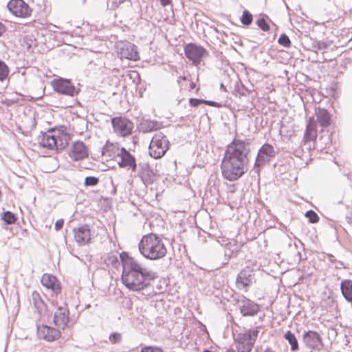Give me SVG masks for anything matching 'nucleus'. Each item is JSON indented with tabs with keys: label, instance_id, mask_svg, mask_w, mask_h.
Wrapping results in <instances>:
<instances>
[{
	"label": "nucleus",
	"instance_id": "20",
	"mask_svg": "<svg viewBox=\"0 0 352 352\" xmlns=\"http://www.w3.org/2000/svg\"><path fill=\"white\" fill-rule=\"evenodd\" d=\"M69 311L66 305L58 307L54 313V323L58 327L65 329L69 321Z\"/></svg>",
	"mask_w": 352,
	"mask_h": 352
},
{
	"label": "nucleus",
	"instance_id": "25",
	"mask_svg": "<svg viewBox=\"0 0 352 352\" xmlns=\"http://www.w3.org/2000/svg\"><path fill=\"white\" fill-rule=\"evenodd\" d=\"M32 296L35 307L38 309L40 314H42V312L46 309L45 304L37 292H34L32 294Z\"/></svg>",
	"mask_w": 352,
	"mask_h": 352
},
{
	"label": "nucleus",
	"instance_id": "12",
	"mask_svg": "<svg viewBox=\"0 0 352 352\" xmlns=\"http://www.w3.org/2000/svg\"><path fill=\"white\" fill-rule=\"evenodd\" d=\"M53 89L58 93L74 96L78 92L69 80L65 78L54 79L52 82Z\"/></svg>",
	"mask_w": 352,
	"mask_h": 352
},
{
	"label": "nucleus",
	"instance_id": "13",
	"mask_svg": "<svg viewBox=\"0 0 352 352\" xmlns=\"http://www.w3.org/2000/svg\"><path fill=\"white\" fill-rule=\"evenodd\" d=\"M302 341L305 346L316 351H320L322 346V340L320 334L314 331H308L304 333Z\"/></svg>",
	"mask_w": 352,
	"mask_h": 352
},
{
	"label": "nucleus",
	"instance_id": "24",
	"mask_svg": "<svg viewBox=\"0 0 352 352\" xmlns=\"http://www.w3.org/2000/svg\"><path fill=\"white\" fill-rule=\"evenodd\" d=\"M316 116L322 127H327L330 124L331 117L326 109L318 108L316 111Z\"/></svg>",
	"mask_w": 352,
	"mask_h": 352
},
{
	"label": "nucleus",
	"instance_id": "40",
	"mask_svg": "<svg viewBox=\"0 0 352 352\" xmlns=\"http://www.w3.org/2000/svg\"><path fill=\"white\" fill-rule=\"evenodd\" d=\"M64 224V220L63 219H60L57 220L54 225V228L56 230H60Z\"/></svg>",
	"mask_w": 352,
	"mask_h": 352
},
{
	"label": "nucleus",
	"instance_id": "28",
	"mask_svg": "<svg viewBox=\"0 0 352 352\" xmlns=\"http://www.w3.org/2000/svg\"><path fill=\"white\" fill-rule=\"evenodd\" d=\"M2 219L6 224L10 225L15 223L16 217L12 212L6 211L2 214Z\"/></svg>",
	"mask_w": 352,
	"mask_h": 352
},
{
	"label": "nucleus",
	"instance_id": "22",
	"mask_svg": "<svg viewBox=\"0 0 352 352\" xmlns=\"http://www.w3.org/2000/svg\"><path fill=\"white\" fill-rule=\"evenodd\" d=\"M317 122L314 118H310L306 126V129L304 135L305 142L314 141L317 137Z\"/></svg>",
	"mask_w": 352,
	"mask_h": 352
},
{
	"label": "nucleus",
	"instance_id": "41",
	"mask_svg": "<svg viewBox=\"0 0 352 352\" xmlns=\"http://www.w3.org/2000/svg\"><path fill=\"white\" fill-rule=\"evenodd\" d=\"M204 104L211 106V107H221V104H219L217 102H214V101H212V100H205Z\"/></svg>",
	"mask_w": 352,
	"mask_h": 352
},
{
	"label": "nucleus",
	"instance_id": "42",
	"mask_svg": "<svg viewBox=\"0 0 352 352\" xmlns=\"http://www.w3.org/2000/svg\"><path fill=\"white\" fill-rule=\"evenodd\" d=\"M140 171H145L146 170H151V168L148 164H140Z\"/></svg>",
	"mask_w": 352,
	"mask_h": 352
},
{
	"label": "nucleus",
	"instance_id": "43",
	"mask_svg": "<svg viewBox=\"0 0 352 352\" xmlns=\"http://www.w3.org/2000/svg\"><path fill=\"white\" fill-rule=\"evenodd\" d=\"M6 27L4 24L0 22V37L6 32Z\"/></svg>",
	"mask_w": 352,
	"mask_h": 352
},
{
	"label": "nucleus",
	"instance_id": "50",
	"mask_svg": "<svg viewBox=\"0 0 352 352\" xmlns=\"http://www.w3.org/2000/svg\"><path fill=\"white\" fill-rule=\"evenodd\" d=\"M203 352H211V351L210 350L206 349V350H204Z\"/></svg>",
	"mask_w": 352,
	"mask_h": 352
},
{
	"label": "nucleus",
	"instance_id": "51",
	"mask_svg": "<svg viewBox=\"0 0 352 352\" xmlns=\"http://www.w3.org/2000/svg\"><path fill=\"white\" fill-rule=\"evenodd\" d=\"M83 3H85V0H82Z\"/></svg>",
	"mask_w": 352,
	"mask_h": 352
},
{
	"label": "nucleus",
	"instance_id": "9",
	"mask_svg": "<svg viewBox=\"0 0 352 352\" xmlns=\"http://www.w3.org/2000/svg\"><path fill=\"white\" fill-rule=\"evenodd\" d=\"M113 132L120 137H127L132 133L133 123L126 118L116 117L111 119Z\"/></svg>",
	"mask_w": 352,
	"mask_h": 352
},
{
	"label": "nucleus",
	"instance_id": "44",
	"mask_svg": "<svg viewBox=\"0 0 352 352\" xmlns=\"http://www.w3.org/2000/svg\"><path fill=\"white\" fill-rule=\"evenodd\" d=\"M317 46L318 50H323L327 47V44L325 43H318Z\"/></svg>",
	"mask_w": 352,
	"mask_h": 352
},
{
	"label": "nucleus",
	"instance_id": "2",
	"mask_svg": "<svg viewBox=\"0 0 352 352\" xmlns=\"http://www.w3.org/2000/svg\"><path fill=\"white\" fill-rule=\"evenodd\" d=\"M123 271L122 280L130 290L140 292L151 285V280L156 278V274L146 267L133 257L123 252L120 254Z\"/></svg>",
	"mask_w": 352,
	"mask_h": 352
},
{
	"label": "nucleus",
	"instance_id": "30",
	"mask_svg": "<svg viewBox=\"0 0 352 352\" xmlns=\"http://www.w3.org/2000/svg\"><path fill=\"white\" fill-rule=\"evenodd\" d=\"M9 69L4 62L0 60V81H3L8 76Z\"/></svg>",
	"mask_w": 352,
	"mask_h": 352
},
{
	"label": "nucleus",
	"instance_id": "49",
	"mask_svg": "<svg viewBox=\"0 0 352 352\" xmlns=\"http://www.w3.org/2000/svg\"><path fill=\"white\" fill-rule=\"evenodd\" d=\"M179 79H182V80H186V76H180Z\"/></svg>",
	"mask_w": 352,
	"mask_h": 352
},
{
	"label": "nucleus",
	"instance_id": "15",
	"mask_svg": "<svg viewBox=\"0 0 352 352\" xmlns=\"http://www.w3.org/2000/svg\"><path fill=\"white\" fill-rule=\"evenodd\" d=\"M68 154L72 160L78 161L88 157V149L82 142L76 141L72 144Z\"/></svg>",
	"mask_w": 352,
	"mask_h": 352
},
{
	"label": "nucleus",
	"instance_id": "3",
	"mask_svg": "<svg viewBox=\"0 0 352 352\" xmlns=\"http://www.w3.org/2000/svg\"><path fill=\"white\" fill-rule=\"evenodd\" d=\"M138 248L141 254L150 260L160 259L167 253L162 240L153 233L144 235L140 241Z\"/></svg>",
	"mask_w": 352,
	"mask_h": 352
},
{
	"label": "nucleus",
	"instance_id": "32",
	"mask_svg": "<svg viewBox=\"0 0 352 352\" xmlns=\"http://www.w3.org/2000/svg\"><path fill=\"white\" fill-rule=\"evenodd\" d=\"M278 43L285 47H289L291 45L290 39L285 34L280 35L278 40Z\"/></svg>",
	"mask_w": 352,
	"mask_h": 352
},
{
	"label": "nucleus",
	"instance_id": "47",
	"mask_svg": "<svg viewBox=\"0 0 352 352\" xmlns=\"http://www.w3.org/2000/svg\"><path fill=\"white\" fill-rule=\"evenodd\" d=\"M263 352H275L271 348H267Z\"/></svg>",
	"mask_w": 352,
	"mask_h": 352
},
{
	"label": "nucleus",
	"instance_id": "37",
	"mask_svg": "<svg viewBox=\"0 0 352 352\" xmlns=\"http://www.w3.org/2000/svg\"><path fill=\"white\" fill-rule=\"evenodd\" d=\"M122 336L119 333H113L109 336V341L112 344H116L120 342Z\"/></svg>",
	"mask_w": 352,
	"mask_h": 352
},
{
	"label": "nucleus",
	"instance_id": "14",
	"mask_svg": "<svg viewBox=\"0 0 352 352\" xmlns=\"http://www.w3.org/2000/svg\"><path fill=\"white\" fill-rule=\"evenodd\" d=\"M237 303L240 312L243 316H255L259 311V306L256 303L244 296L239 299Z\"/></svg>",
	"mask_w": 352,
	"mask_h": 352
},
{
	"label": "nucleus",
	"instance_id": "29",
	"mask_svg": "<svg viewBox=\"0 0 352 352\" xmlns=\"http://www.w3.org/2000/svg\"><path fill=\"white\" fill-rule=\"evenodd\" d=\"M252 14L246 10H243L242 16L241 18V23L244 25H250L252 22Z\"/></svg>",
	"mask_w": 352,
	"mask_h": 352
},
{
	"label": "nucleus",
	"instance_id": "36",
	"mask_svg": "<svg viewBox=\"0 0 352 352\" xmlns=\"http://www.w3.org/2000/svg\"><path fill=\"white\" fill-rule=\"evenodd\" d=\"M256 23L263 31L266 32L270 30V26L264 18L259 19Z\"/></svg>",
	"mask_w": 352,
	"mask_h": 352
},
{
	"label": "nucleus",
	"instance_id": "38",
	"mask_svg": "<svg viewBox=\"0 0 352 352\" xmlns=\"http://www.w3.org/2000/svg\"><path fill=\"white\" fill-rule=\"evenodd\" d=\"M205 100L204 99H197V98H190L189 100L190 105L192 107H197L200 104H204Z\"/></svg>",
	"mask_w": 352,
	"mask_h": 352
},
{
	"label": "nucleus",
	"instance_id": "17",
	"mask_svg": "<svg viewBox=\"0 0 352 352\" xmlns=\"http://www.w3.org/2000/svg\"><path fill=\"white\" fill-rule=\"evenodd\" d=\"M254 281V277L252 271L250 268H246L240 272L236 279V286L240 289L247 291V287L252 285Z\"/></svg>",
	"mask_w": 352,
	"mask_h": 352
},
{
	"label": "nucleus",
	"instance_id": "21",
	"mask_svg": "<svg viewBox=\"0 0 352 352\" xmlns=\"http://www.w3.org/2000/svg\"><path fill=\"white\" fill-rule=\"evenodd\" d=\"M41 283L47 289H51L56 295L61 292L60 283H58L56 278L51 274H44L41 278Z\"/></svg>",
	"mask_w": 352,
	"mask_h": 352
},
{
	"label": "nucleus",
	"instance_id": "11",
	"mask_svg": "<svg viewBox=\"0 0 352 352\" xmlns=\"http://www.w3.org/2000/svg\"><path fill=\"white\" fill-rule=\"evenodd\" d=\"M186 57L195 64H199L202 58L208 55L207 51L201 46L188 43L184 47Z\"/></svg>",
	"mask_w": 352,
	"mask_h": 352
},
{
	"label": "nucleus",
	"instance_id": "1",
	"mask_svg": "<svg viewBox=\"0 0 352 352\" xmlns=\"http://www.w3.org/2000/svg\"><path fill=\"white\" fill-rule=\"evenodd\" d=\"M250 152L249 142L245 140L234 139L227 146L221 164L224 179L230 182L236 181L245 173Z\"/></svg>",
	"mask_w": 352,
	"mask_h": 352
},
{
	"label": "nucleus",
	"instance_id": "26",
	"mask_svg": "<svg viewBox=\"0 0 352 352\" xmlns=\"http://www.w3.org/2000/svg\"><path fill=\"white\" fill-rule=\"evenodd\" d=\"M284 338H285V339L286 340H287V342L290 344L291 350L292 351H295L298 350V340H297L295 335L293 333H292V331H287L285 333Z\"/></svg>",
	"mask_w": 352,
	"mask_h": 352
},
{
	"label": "nucleus",
	"instance_id": "33",
	"mask_svg": "<svg viewBox=\"0 0 352 352\" xmlns=\"http://www.w3.org/2000/svg\"><path fill=\"white\" fill-rule=\"evenodd\" d=\"M99 182V179L96 177H87L85 179L84 184L86 186H96Z\"/></svg>",
	"mask_w": 352,
	"mask_h": 352
},
{
	"label": "nucleus",
	"instance_id": "6",
	"mask_svg": "<svg viewBox=\"0 0 352 352\" xmlns=\"http://www.w3.org/2000/svg\"><path fill=\"white\" fill-rule=\"evenodd\" d=\"M170 142L166 136L161 131L155 133L149 147V154L155 159H160L165 155L168 150Z\"/></svg>",
	"mask_w": 352,
	"mask_h": 352
},
{
	"label": "nucleus",
	"instance_id": "46",
	"mask_svg": "<svg viewBox=\"0 0 352 352\" xmlns=\"http://www.w3.org/2000/svg\"><path fill=\"white\" fill-rule=\"evenodd\" d=\"M162 6H166L170 3V0H160Z\"/></svg>",
	"mask_w": 352,
	"mask_h": 352
},
{
	"label": "nucleus",
	"instance_id": "23",
	"mask_svg": "<svg viewBox=\"0 0 352 352\" xmlns=\"http://www.w3.org/2000/svg\"><path fill=\"white\" fill-rule=\"evenodd\" d=\"M160 125L157 121L142 118L139 124V130L144 133H150L159 129Z\"/></svg>",
	"mask_w": 352,
	"mask_h": 352
},
{
	"label": "nucleus",
	"instance_id": "7",
	"mask_svg": "<svg viewBox=\"0 0 352 352\" xmlns=\"http://www.w3.org/2000/svg\"><path fill=\"white\" fill-rule=\"evenodd\" d=\"M276 151L274 147L270 144H263L261 148L258 150L253 170L259 174L261 167L265 165L267 162H269L271 159L275 157Z\"/></svg>",
	"mask_w": 352,
	"mask_h": 352
},
{
	"label": "nucleus",
	"instance_id": "5",
	"mask_svg": "<svg viewBox=\"0 0 352 352\" xmlns=\"http://www.w3.org/2000/svg\"><path fill=\"white\" fill-rule=\"evenodd\" d=\"M69 136L66 133H61L58 131H48L44 133L39 140L40 145L50 150L60 151L68 144Z\"/></svg>",
	"mask_w": 352,
	"mask_h": 352
},
{
	"label": "nucleus",
	"instance_id": "18",
	"mask_svg": "<svg viewBox=\"0 0 352 352\" xmlns=\"http://www.w3.org/2000/svg\"><path fill=\"white\" fill-rule=\"evenodd\" d=\"M118 54L121 58H126L133 60L139 59V54L137 51L136 47L129 42L122 43L118 45Z\"/></svg>",
	"mask_w": 352,
	"mask_h": 352
},
{
	"label": "nucleus",
	"instance_id": "48",
	"mask_svg": "<svg viewBox=\"0 0 352 352\" xmlns=\"http://www.w3.org/2000/svg\"><path fill=\"white\" fill-rule=\"evenodd\" d=\"M195 87H196V85H195V82H191V83H190V87L191 89H194V88H195Z\"/></svg>",
	"mask_w": 352,
	"mask_h": 352
},
{
	"label": "nucleus",
	"instance_id": "27",
	"mask_svg": "<svg viewBox=\"0 0 352 352\" xmlns=\"http://www.w3.org/2000/svg\"><path fill=\"white\" fill-rule=\"evenodd\" d=\"M139 176L145 185L150 184L153 182V172L151 170H146L145 171H140Z\"/></svg>",
	"mask_w": 352,
	"mask_h": 352
},
{
	"label": "nucleus",
	"instance_id": "34",
	"mask_svg": "<svg viewBox=\"0 0 352 352\" xmlns=\"http://www.w3.org/2000/svg\"><path fill=\"white\" fill-rule=\"evenodd\" d=\"M306 217L309 219L310 223H314L319 221V217L313 210H309L305 214Z\"/></svg>",
	"mask_w": 352,
	"mask_h": 352
},
{
	"label": "nucleus",
	"instance_id": "16",
	"mask_svg": "<svg viewBox=\"0 0 352 352\" xmlns=\"http://www.w3.org/2000/svg\"><path fill=\"white\" fill-rule=\"evenodd\" d=\"M37 336L40 339L53 342L60 337L61 333L55 328L47 325H41L37 327Z\"/></svg>",
	"mask_w": 352,
	"mask_h": 352
},
{
	"label": "nucleus",
	"instance_id": "4",
	"mask_svg": "<svg viewBox=\"0 0 352 352\" xmlns=\"http://www.w3.org/2000/svg\"><path fill=\"white\" fill-rule=\"evenodd\" d=\"M102 153L104 155L108 153L109 157L115 158L120 168L136 170L137 164L135 157L124 148L120 147L118 144L107 146Z\"/></svg>",
	"mask_w": 352,
	"mask_h": 352
},
{
	"label": "nucleus",
	"instance_id": "35",
	"mask_svg": "<svg viewBox=\"0 0 352 352\" xmlns=\"http://www.w3.org/2000/svg\"><path fill=\"white\" fill-rule=\"evenodd\" d=\"M106 263L107 265H111L113 267H116L119 264L117 256L113 254L108 256L106 259Z\"/></svg>",
	"mask_w": 352,
	"mask_h": 352
},
{
	"label": "nucleus",
	"instance_id": "39",
	"mask_svg": "<svg viewBox=\"0 0 352 352\" xmlns=\"http://www.w3.org/2000/svg\"><path fill=\"white\" fill-rule=\"evenodd\" d=\"M142 352H162V350L157 347H145L142 349Z\"/></svg>",
	"mask_w": 352,
	"mask_h": 352
},
{
	"label": "nucleus",
	"instance_id": "45",
	"mask_svg": "<svg viewBox=\"0 0 352 352\" xmlns=\"http://www.w3.org/2000/svg\"><path fill=\"white\" fill-rule=\"evenodd\" d=\"M346 219L347 222L352 226V212L346 215Z\"/></svg>",
	"mask_w": 352,
	"mask_h": 352
},
{
	"label": "nucleus",
	"instance_id": "8",
	"mask_svg": "<svg viewBox=\"0 0 352 352\" xmlns=\"http://www.w3.org/2000/svg\"><path fill=\"white\" fill-rule=\"evenodd\" d=\"M257 330L239 333L236 339V349L239 352H250L257 338Z\"/></svg>",
	"mask_w": 352,
	"mask_h": 352
},
{
	"label": "nucleus",
	"instance_id": "19",
	"mask_svg": "<svg viewBox=\"0 0 352 352\" xmlns=\"http://www.w3.org/2000/svg\"><path fill=\"white\" fill-rule=\"evenodd\" d=\"M75 241L79 245H85L90 243L91 239V229L88 225H82L74 230Z\"/></svg>",
	"mask_w": 352,
	"mask_h": 352
},
{
	"label": "nucleus",
	"instance_id": "31",
	"mask_svg": "<svg viewBox=\"0 0 352 352\" xmlns=\"http://www.w3.org/2000/svg\"><path fill=\"white\" fill-rule=\"evenodd\" d=\"M23 45L28 50H30L33 46H36V40L30 36L23 38Z\"/></svg>",
	"mask_w": 352,
	"mask_h": 352
},
{
	"label": "nucleus",
	"instance_id": "10",
	"mask_svg": "<svg viewBox=\"0 0 352 352\" xmlns=\"http://www.w3.org/2000/svg\"><path fill=\"white\" fill-rule=\"evenodd\" d=\"M7 7L16 17L25 18L31 15L32 9L23 0H10Z\"/></svg>",
	"mask_w": 352,
	"mask_h": 352
}]
</instances>
